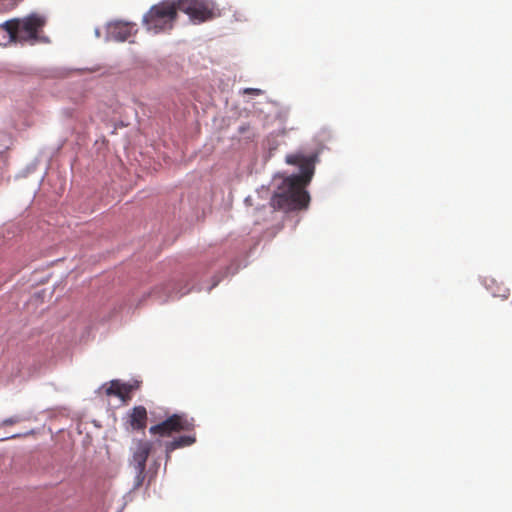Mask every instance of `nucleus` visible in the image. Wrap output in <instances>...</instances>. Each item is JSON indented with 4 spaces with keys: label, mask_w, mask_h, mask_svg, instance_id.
Listing matches in <instances>:
<instances>
[{
    "label": "nucleus",
    "mask_w": 512,
    "mask_h": 512,
    "mask_svg": "<svg viewBox=\"0 0 512 512\" xmlns=\"http://www.w3.org/2000/svg\"><path fill=\"white\" fill-rule=\"evenodd\" d=\"M317 158V154L306 155L302 151L286 155V163L297 166L300 174H293L283 179L271 197L270 205L273 209L291 212L308 207L310 196L305 187L313 178Z\"/></svg>",
    "instance_id": "f257e3e1"
},
{
    "label": "nucleus",
    "mask_w": 512,
    "mask_h": 512,
    "mask_svg": "<svg viewBox=\"0 0 512 512\" xmlns=\"http://www.w3.org/2000/svg\"><path fill=\"white\" fill-rule=\"evenodd\" d=\"M46 18L40 14L32 13L22 19H13L5 22L0 27V33L6 32L9 41L34 42L38 38L39 31L45 26Z\"/></svg>",
    "instance_id": "f03ea898"
},
{
    "label": "nucleus",
    "mask_w": 512,
    "mask_h": 512,
    "mask_svg": "<svg viewBox=\"0 0 512 512\" xmlns=\"http://www.w3.org/2000/svg\"><path fill=\"white\" fill-rule=\"evenodd\" d=\"M175 1H163L153 5L143 17V25L147 31L158 34L173 28L177 19Z\"/></svg>",
    "instance_id": "7ed1b4c3"
},
{
    "label": "nucleus",
    "mask_w": 512,
    "mask_h": 512,
    "mask_svg": "<svg viewBox=\"0 0 512 512\" xmlns=\"http://www.w3.org/2000/svg\"><path fill=\"white\" fill-rule=\"evenodd\" d=\"M194 428L195 421L193 418H189L186 414L175 413L164 421L151 426L149 433L160 437H170L174 433L191 432Z\"/></svg>",
    "instance_id": "20e7f679"
},
{
    "label": "nucleus",
    "mask_w": 512,
    "mask_h": 512,
    "mask_svg": "<svg viewBox=\"0 0 512 512\" xmlns=\"http://www.w3.org/2000/svg\"><path fill=\"white\" fill-rule=\"evenodd\" d=\"M178 11L190 16L194 22H205L214 17L213 7L206 0H176Z\"/></svg>",
    "instance_id": "39448f33"
},
{
    "label": "nucleus",
    "mask_w": 512,
    "mask_h": 512,
    "mask_svg": "<svg viewBox=\"0 0 512 512\" xmlns=\"http://www.w3.org/2000/svg\"><path fill=\"white\" fill-rule=\"evenodd\" d=\"M154 442L148 440H138L132 454V463L139 476H141L146 469V462L152 452Z\"/></svg>",
    "instance_id": "423d86ee"
},
{
    "label": "nucleus",
    "mask_w": 512,
    "mask_h": 512,
    "mask_svg": "<svg viewBox=\"0 0 512 512\" xmlns=\"http://www.w3.org/2000/svg\"><path fill=\"white\" fill-rule=\"evenodd\" d=\"M136 33L135 24L114 21L107 26V37L114 41L124 42Z\"/></svg>",
    "instance_id": "0eeeda50"
},
{
    "label": "nucleus",
    "mask_w": 512,
    "mask_h": 512,
    "mask_svg": "<svg viewBox=\"0 0 512 512\" xmlns=\"http://www.w3.org/2000/svg\"><path fill=\"white\" fill-rule=\"evenodd\" d=\"M139 388V383H121L119 380H112L106 388V395L117 396L124 403L131 400V393Z\"/></svg>",
    "instance_id": "6e6552de"
},
{
    "label": "nucleus",
    "mask_w": 512,
    "mask_h": 512,
    "mask_svg": "<svg viewBox=\"0 0 512 512\" xmlns=\"http://www.w3.org/2000/svg\"><path fill=\"white\" fill-rule=\"evenodd\" d=\"M148 414L144 406L133 407L127 414V423L133 430H144L147 425Z\"/></svg>",
    "instance_id": "1a4fd4ad"
},
{
    "label": "nucleus",
    "mask_w": 512,
    "mask_h": 512,
    "mask_svg": "<svg viewBox=\"0 0 512 512\" xmlns=\"http://www.w3.org/2000/svg\"><path fill=\"white\" fill-rule=\"evenodd\" d=\"M195 442H196L195 436H190V435L180 436L178 438H175L172 441L166 442L165 443V452H166L167 458L170 457V454L174 450L182 448V447L190 446V445L194 444Z\"/></svg>",
    "instance_id": "9d476101"
},
{
    "label": "nucleus",
    "mask_w": 512,
    "mask_h": 512,
    "mask_svg": "<svg viewBox=\"0 0 512 512\" xmlns=\"http://www.w3.org/2000/svg\"><path fill=\"white\" fill-rule=\"evenodd\" d=\"M19 422V418L10 417L2 421L1 426H10Z\"/></svg>",
    "instance_id": "9b49d317"
},
{
    "label": "nucleus",
    "mask_w": 512,
    "mask_h": 512,
    "mask_svg": "<svg viewBox=\"0 0 512 512\" xmlns=\"http://www.w3.org/2000/svg\"><path fill=\"white\" fill-rule=\"evenodd\" d=\"M245 93H254V94H259V93H260V90H258V89H246V90H245Z\"/></svg>",
    "instance_id": "f8f14e48"
}]
</instances>
